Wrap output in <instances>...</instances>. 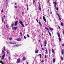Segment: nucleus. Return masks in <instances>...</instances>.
Wrapping results in <instances>:
<instances>
[{
  "label": "nucleus",
  "instance_id": "1",
  "mask_svg": "<svg viewBox=\"0 0 64 64\" xmlns=\"http://www.w3.org/2000/svg\"><path fill=\"white\" fill-rule=\"evenodd\" d=\"M53 3L54 5V8L55 9H56V10H57V11H58V8H56V5H57V2H54Z\"/></svg>",
  "mask_w": 64,
  "mask_h": 64
},
{
  "label": "nucleus",
  "instance_id": "59",
  "mask_svg": "<svg viewBox=\"0 0 64 64\" xmlns=\"http://www.w3.org/2000/svg\"><path fill=\"white\" fill-rule=\"evenodd\" d=\"M6 52H7V54H8V51H6Z\"/></svg>",
  "mask_w": 64,
  "mask_h": 64
},
{
  "label": "nucleus",
  "instance_id": "19",
  "mask_svg": "<svg viewBox=\"0 0 64 64\" xmlns=\"http://www.w3.org/2000/svg\"><path fill=\"white\" fill-rule=\"evenodd\" d=\"M12 44H16V43L14 42H12Z\"/></svg>",
  "mask_w": 64,
  "mask_h": 64
},
{
  "label": "nucleus",
  "instance_id": "12",
  "mask_svg": "<svg viewBox=\"0 0 64 64\" xmlns=\"http://www.w3.org/2000/svg\"><path fill=\"white\" fill-rule=\"evenodd\" d=\"M55 62V58H54L53 59V63H54Z\"/></svg>",
  "mask_w": 64,
  "mask_h": 64
},
{
  "label": "nucleus",
  "instance_id": "2",
  "mask_svg": "<svg viewBox=\"0 0 64 64\" xmlns=\"http://www.w3.org/2000/svg\"><path fill=\"white\" fill-rule=\"evenodd\" d=\"M21 60L20 58H18L17 60V61H16V63H20V61Z\"/></svg>",
  "mask_w": 64,
  "mask_h": 64
},
{
  "label": "nucleus",
  "instance_id": "40",
  "mask_svg": "<svg viewBox=\"0 0 64 64\" xmlns=\"http://www.w3.org/2000/svg\"><path fill=\"white\" fill-rule=\"evenodd\" d=\"M27 36L28 37H30V36H29L28 35V34H27Z\"/></svg>",
  "mask_w": 64,
  "mask_h": 64
},
{
  "label": "nucleus",
  "instance_id": "20",
  "mask_svg": "<svg viewBox=\"0 0 64 64\" xmlns=\"http://www.w3.org/2000/svg\"><path fill=\"white\" fill-rule=\"evenodd\" d=\"M8 44H12V42H8Z\"/></svg>",
  "mask_w": 64,
  "mask_h": 64
},
{
  "label": "nucleus",
  "instance_id": "4",
  "mask_svg": "<svg viewBox=\"0 0 64 64\" xmlns=\"http://www.w3.org/2000/svg\"><path fill=\"white\" fill-rule=\"evenodd\" d=\"M18 21H16L15 22V23H14V26H16V25H17L18 24Z\"/></svg>",
  "mask_w": 64,
  "mask_h": 64
},
{
  "label": "nucleus",
  "instance_id": "49",
  "mask_svg": "<svg viewBox=\"0 0 64 64\" xmlns=\"http://www.w3.org/2000/svg\"><path fill=\"white\" fill-rule=\"evenodd\" d=\"M39 8H41V6H40V5H39Z\"/></svg>",
  "mask_w": 64,
  "mask_h": 64
},
{
  "label": "nucleus",
  "instance_id": "55",
  "mask_svg": "<svg viewBox=\"0 0 64 64\" xmlns=\"http://www.w3.org/2000/svg\"><path fill=\"white\" fill-rule=\"evenodd\" d=\"M38 4H39V5H40V3H39V2H38Z\"/></svg>",
  "mask_w": 64,
  "mask_h": 64
},
{
  "label": "nucleus",
  "instance_id": "15",
  "mask_svg": "<svg viewBox=\"0 0 64 64\" xmlns=\"http://www.w3.org/2000/svg\"><path fill=\"white\" fill-rule=\"evenodd\" d=\"M49 29H50V30H51V31H53V29L52 28H49Z\"/></svg>",
  "mask_w": 64,
  "mask_h": 64
},
{
  "label": "nucleus",
  "instance_id": "6",
  "mask_svg": "<svg viewBox=\"0 0 64 64\" xmlns=\"http://www.w3.org/2000/svg\"><path fill=\"white\" fill-rule=\"evenodd\" d=\"M43 19L45 21V22H46V18L44 16H43Z\"/></svg>",
  "mask_w": 64,
  "mask_h": 64
},
{
  "label": "nucleus",
  "instance_id": "48",
  "mask_svg": "<svg viewBox=\"0 0 64 64\" xmlns=\"http://www.w3.org/2000/svg\"><path fill=\"white\" fill-rule=\"evenodd\" d=\"M41 62H44V60H42V61H41Z\"/></svg>",
  "mask_w": 64,
  "mask_h": 64
},
{
  "label": "nucleus",
  "instance_id": "62",
  "mask_svg": "<svg viewBox=\"0 0 64 64\" xmlns=\"http://www.w3.org/2000/svg\"><path fill=\"white\" fill-rule=\"evenodd\" d=\"M42 36H43V33L42 34Z\"/></svg>",
  "mask_w": 64,
  "mask_h": 64
},
{
  "label": "nucleus",
  "instance_id": "36",
  "mask_svg": "<svg viewBox=\"0 0 64 64\" xmlns=\"http://www.w3.org/2000/svg\"><path fill=\"white\" fill-rule=\"evenodd\" d=\"M8 6V4H6V8H7Z\"/></svg>",
  "mask_w": 64,
  "mask_h": 64
},
{
  "label": "nucleus",
  "instance_id": "56",
  "mask_svg": "<svg viewBox=\"0 0 64 64\" xmlns=\"http://www.w3.org/2000/svg\"><path fill=\"white\" fill-rule=\"evenodd\" d=\"M10 57H9V60H10Z\"/></svg>",
  "mask_w": 64,
  "mask_h": 64
},
{
  "label": "nucleus",
  "instance_id": "21",
  "mask_svg": "<svg viewBox=\"0 0 64 64\" xmlns=\"http://www.w3.org/2000/svg\"><path fill=\"white\" fill-rule=\"evenodd\" d=\"M39 25H40V26H42V24H41V22H39Z\"/></svg>",
  "mask_w": 64,
  "mask_h": 64
},
{
  "label": "nucleus",
  "instance_id": "53",
  "mask_svg": "<svg viewBox=\"0 0 64 64\" xmlns=\"http://www.w3.org/2000/svg\"><path fill=\"white\" fill-rule=\"evenodd\" d=\"M58 27H59V29H60L61 28H60V26H58Z\"/></svg>",
  "mask_w": 64,
  "mask_h": 64
},
{
  "label": "nucleus",
  "instance_id": "28",
  "mask_svg": "<svg viewBox=\"0 0 64 64\" xmlns=\"http://www.w3.org/2000/svg\"><path fill=\"white\" fill-rule=\"evenodd\" d=\"M4 51H5V46H4Z\"/></svg>",
  "mask_w": 64,
  "mask_h": 64
},
{
  "label": "nucleus",
  "instance_id": "60",
  "mask_svg": "<svg viewBox=\"0 0 64 64\" xmlns=\"http://www.w3.org/2000/svg\"><path fill=\"white\" fill-rule=\"evenodd\" d=\"M50 14H52V12L51 11H50Z\"/></svg>",
  "mask_w": 64,
  "mask_h": 64
},
{
  "label": "nucleus",
  "instance_id": "46",
  "mask_svg": "<svg viewBox=\"0 0 64 64\" xmlns=\"http://www.w3.org/2000/svg\"><path fill=\"white\" fill-rule=\"evenodd\" d=\"M3 10H2V13H3Z\"/></svg>",
  "mask_w": 64,
  "mask_h": 64
},
{
  "label": "nucleus",
  "instance_id": "25",
  "mask_svg": "<svg viewBox=\"0 0 64 64\" xmlns=\"http://www.w3.org/2000/svg\"><path fill=\"white\" fill-rule=\"evenodd\" d=\"M58 18H59V20H61V18H60V16H59L58 17Z\"/></svg>",
  "mask_w": 64,
  "mask_h": 64
},
{
  "label": "nucleus",
  "instance_id": "41",
  "mask_svg": "<svg viewBox=\"0 0 64 64\" xmlns=\"http://www.w3.org/2000/svg\"><path fill=\"white\" fill-rule=\"evenodd\" d=\"M36 20L37 22H38V20H37V19H36Z\"/></svg>",
  "mask_w": 64,
  "mask_h": 64
},
{
  "label": "nucleus",
  "instance_id": "9",
  "mask_svg": "<svg viewBox=\"0 0 64 64\" xmlns=\"http://www.w3.org/2000/svg\"><path fill=\"white\" fill-rule=\"evenodd\" d=\"M64 50H62V52L61 53L62 54V55H64Z\"/></svg>",
  "mask_w": 64,
  "mask_h": 64
},
{
  "label": "nucleus",
  "instance_id": "51",
  "mask_svg": "<svg viewBox=\"0 0 64 64\" xmlns=\"http://www.w3.org/2000/svg\"><path fill=\"white\" fill-rule=\"evenodd\" d=\"M62 46L63 47H64V44H62Z\"/></svg>",
  "mask_w": 64,
  "mask_h": 64
},
{
  "label": "nucleus",
  "instance_id": "14",
  "mask_svg": "<svg viewBox=\"0 0 64 64\" xmlns=\"http://www.w3.org/2000/svg\"><path fill=\"white\" fill-rule=\"evenodd\" d=\"M23 60H26V58L24 57L23 58Z\"/></svg>",
  "mask_w": 64,
  "mask_h": 64
},
{
  "label": "nucleus",
  "instance_id": "64",
  "mask_svg": "<svg viewBox=\"0 0 64 64\" xmlns=\"http://www.w3.org/2000/svg\"><path fill=\"white\" fill-rule=\"evenodd\" d=\"M4 24H5V22H4Z\"/></svg>",
  "mask_w": 64,
  "mask_h": 64
},
{
  "label": "nucleus",
  "instance_id": "43",
  "mask_svg": "<svg viewBox=\"0 0 64 64\" xmlns=\"http://www.w3.org/2000/svg\"><path fill=\"white\" fill-rule=\"evenodd\" d=\"M62 33L63 34H64V30H63L62 31Z\"/></svg>",
  "mask_w": 64,
  "mask_h": 64
},
{
  "label": "nucleus",
  "instance_id": "27",
  "mask_svg": "<svg viewBox=\"0 0 64 64\" xmlns=\"http://www.w3.org/2000/svg\"><path fill=\"white\" fill-rule=\"evenodd\" d=\"M39 10H40V11H41V8H39Z\"/></svg>",
  "mask_w": 64,
  "mask_h": 64
},
{
  "label": "nucleus",
  "instance_id": "16",
  "mask_svg": "<svg viewBox=\"0 0 64 64\" xmlns=\"http://www.w3.org/2000/svg\"><path fill=\"white\" fill-rule=\"evenodd\" d=\"M58 39H59L60 41H60H61V38L60 37H59L58 38Z\"/></svg>",
  "mask_w": 64,
  "mask_h": 64
},
{
  "label": "nucleus",
  "instance_id": "18",
  "mask_svg": "<svg viewBox=\"0 0 64 64\" xmlns=\"http://www.w3.org/2000/svg\"><path fill=\"white\" fill-rule=\"evenodd\" d=\"M35 52L36 53H38V50H36L35 51Z\"/></svg>",
  "mask_w": 64,
  "mask_h": 64
},
{
  "label": "nucleus",
  "instance_id": "3",
  "mask_svg": "<svg viewBox=\"0 0 64 64\" xmlns=\"http://www.w3.org/2000/svg\"><path fill=\"white\" fill-rule=\"evenodd\" d=\"M18 28V27L16 26V27H14L12 28V29L13 30H17V28Z\"/></svg>",
  "mask_w": 64,
  "mask_h": 64
},
{
  "label": "nucleus",
  "instance_id": "13",
  "mask_svg": "<svg viewBox=\"0 0 64 64\" xmlns=\"http://www.w3.org/2000/svg\"><path fill=\"white\" fill-rule=\"evenodd\" d=\"M48 32L50 36H51V34L50 32L49 31H48Z\"/></svg>",
  "mask_w": 64,
  "mask_h": 64
},
{
  "label": "nucleus",
  "instance_id": "50",
  "mask_svg": "<svg viewBox=\"0 0 64 64\" xmlns=\"http://www.w3.org/2000/svg\"><path fill=\"white\" fill-rule=\"evenodd\" d=\"M28 7H27V11H28Z\"/></svg>",
  "mask_w": 64,
  "mask_h": 64
},
{
  "label": "nucleus",
  "instance_id": "63",
  "mask_svg": "<svg viewBox=\"0 0 64 64\" xmlns=\"http://www.w3.org/2000/svg\"><path fill=\"white\" fill-rule=\"evenodd\" d=\"M4 18H5V16H4Z\"/></svg>",
  "mask_w": 64,
  "mask_h": 64
},
{
  "label": "nucleus",
  "instance_id": "44",
  "mask_svg": "<svg viewBox=\"0 0 64 64\" xmlns=\"http://www.w3.org/2000/svg\"><path fill=\"white\" fill-rule=\"evenodd\" d=\"M24 39H26V37L25 36H24Z\"/></svg>",
  "mask_w": 64,
  "mask_h": 64
},
{
  "label": "nucleus",
  "instance_id": "54",
  "mask_svg": "<svg viewBox=\"0 0 64 64\" xmlns=\"http://www.w3.org/2000/svg\"><path fill=\"white\" fill-rule=\"evenodd\" d=\"M42 50H44V48H42Z\"/></svg>",
  "mask_w": 64,
  "mask_h": 64
},
{
  "label": "nucleus",
  "instance_id": "35",
  "mask_svg": "<svg viewBox=\"0 0 64 64\" xmlns=\"http://www.w3.org/2000/svg\"><path fill=\"white\" fill-rule=\"evenodd\" d=\"M45 57L46 58H47V56H46V55H45Z\"/></svg>",
  "mask_w": 64,
  "mask_h": 64
},
{
  "label": "nucleus",
  "instance_id": "7",
  "mask_svg": "<svg viewBox=\"0 0 64 64\" xmlns=\"http://www.w3.org/2000/svg\"><path fill=\"white\" fill-rule=\"evenodd\" d=\"M44 46H46V44H47V41L45 40L44 42Z\"/></svg>",
  "mask_w": 64,
  "mask_h": 64
},
{
  "label": "nucleus",
  "instance_id": "57",
  "mask_svg": "<svg viewBox=\"0 0 64 64\" xmlns=\"http://www.w3.org/2000/svg\"><path fill=\"white\" fill-rule=\"evenodd\" d=\"M15 4L16 5L17 4V3H15Z\"/></svg>",
  "mask_w": 64,
  "mask_h": 64
},
{
  "label": "nucleus",
  "instance_id": "26",
  "mask_svg": "<svg viewBox=\"0 0 64 64\" xmlns=\"http://www.w3.org/2000/svg\"><path fill=\"white\" fill-rule=\"evenodd\" d=\"M20 34L21 35V36H22V33L21 32H20Z\"/></svg>",
  "mask_w": 64,
  "mask_h": 64
},
{
  "label": "nucleus",
  "instance_id": "52",
  "mask_svg": "<svg viewBox=\"0 0 64 64\" xmlns=\"http://www.w3.org/2000/svg\"><path fill=\"white\" fill-rule=\"evenodd\" d=\"M6 27L7 28H8V26H7V25H6Z\"/></svg>",
  "mask_w": 64,
  "mask_h": 64
},
{
  "label": "nucleus",
  "instance_id": "47",
  "mask_svg": "<svg viewBox=\"0 0 64 64\" xmlns=\"http://www.w3.org/2000/svg\"><path fill=\"white\" fill-rule=\"evenodd\" d=\"M45 51L46 52H47V50H46Z\"/></svg>",
  "mask_w": 64,
  "mask_h": 64
},
{
  "label": "nucleus",
  "instance_id": "8",
  "mask_svg": "<svg viewBox=\"0 0 64 64\" xmlns=\"http://www.w3.org/2000/svg\"><path fill=\"white\" fill-rule=\"evenodd\" d=\"M16 40L18 41H21V39H20V38H18V39H17Z\"/></svg>",
  "mask_w": 64,
  "mask_h": 64
},
{
  "label": "nucleus",
  "instance_id": "33",
  "mask_svg": "<svg viewBox=\"0 0 64 64\" xmlns=\"http://www.w3.org/2000/svg\"><path fill=\"white\" fill-rule=\"evenodd\" d=\"M61 59L62 60H63V58L62 57L61 58Z\"/></svg>",
  "mask_w": 64,
  "mask_h": 64
},
{
  "label": "nucleus",
  "instance_id": "22",
  "mask_svg": "<svg viewBox=\"0 0 64 64\" xmlns=\"http://www.w3.org/2000/svg\"><path fill=\"white\" fill-rule=\"evenodd\" d=\"M52 53H54V50L53 49L52 50Z\"/></svg>",
  "mask_w": 64,
  "mask_h": 64
},
{
  "label": "nucleus",
  "instance_id": "11",
  "mask_svg": "<svg viewBox=\"0 0 64 64\" xmlns=\"http://www.w3.org/2000/svg\"><path fill=\"white\" fill-rule=\"evenodd\" d=\"M57 35H58V37H60V34H59V33H58V32H57Z\"/></svg>",
  "mask_w": 64,
  "mask_h": 64
},
{
  "label": "nucleus",
  "instance_id": "17",
  "mask_svg": "<svg viewBox=\"0 0 64 64\" xmlns=\"http://www.w3.org/2000/svg\"><path fill=\"white\" fill-rule=\"evenodd\" d=\"M60 24L61 25H62V26H64V25L63 24V23L62 22Z\"/></svg>",
  "mask_w": 64,
  "mask_h": 64
},
{
  "label": "nucleus",
  "instance_id": "5",
  "mask_svg": "<svg viewBox=\"0 0 64 64\" xmlns=\"http://www.w3.org/2000/svg\"><path fill=\"white\" fill-rule=\"evenodd\" d=\"M5 54H4V55L2 56L1 59L2 60H3V59H4V58L5 57Z\"/></svg>",
  "mask_w": 64,
  "mask_h": 64
},
{
  "label": "nucleus",
  "instance_id": "45",
  "mask_svg": "<svg viewBox=\"0 0 64 64\" xmlns=\"http://www.w3.org/2000/svg\"><path fill=\"white\" fill-rule=\"evenodd\" d=\"M43 45H42V44H41V47H42V46Z\"/></svg>",
  "mask_w": 64,
  "mask_h": 64
},
{
  "label": "nucleus",
  "instance_id": "29",
  "mask_svg": "<svg viewBox=\"0 0 64 64\" xmlns=\"http://www.w3.org/2000/svg\"><path fill=\"white\" fill-rule=\"evenodd\" d=\"M2 53H4V50H2Z\"/></svg>",
  "mask_w": 64,
  "mask_h": 64
},
{
  "label": "nucleus",
  "instance_id": "37",
  "mask_svg": "<svg viewBox=\"0 0 64 64\" xmlns=\"http://www.w3.org/2000/svg\"><path fill=\"white\" fill-rule=\"evenodd\" d=\"M13 25H14V24H11L12 27H13Z\"/></svg>",
  "mask_w": 64,
  "mask_h": 64
},
{
  "label": "nucleus",
  "instance_id": "58",
  "mask_svg": "<svg viewBox=\"0 0 64 64\" xmlns=\"http://www.w3.org/2000/svg\"><path fill=\"white\" fill-rule=\"evenodd\" d=\"M48 50L49 51V53H50V50H49V49H48Z\"/></svg>",
  "mask_w": 64,
  "mask_h": 64
},
{
  "label": "nucleus",
  "instance_id": "34",
  "mask_svg": "<svg viewBox=\"0 0 64 64\" xmlns=\"http://www.w3.org/2000/svg\"><path fill=\"white\" fill-rule=\"evenodd\" d=\"M14 47H17V45H14Z\"/></svg>",
  "mask_w": 64,
  "mask_h": 64
},
{
  "label": "nucleus",
  "instance_id": "39",
  "mask_svg": "<svg viewBox=\"0 0 64 64\" xmlns=\"http://www.w3.org/2000/svg\"><path fill=\"white\" fill-rule=\"evenodd\" d=\"M33 4H34L35 3V0H33Z\"/></svg>",
  "mask_w": 64,
  "mask_h": 64
},
{
  "label": "nucleus",
  "instance_id": "30",
  "mask_svg": "<svg viewBox=\"0 0 64 64\" xmlns=\"http://www.w3.org/2000/svg\"><path fill=\"white\" fill-rule=\"evenodd\" d=\"M39 55L40 57V58H42V57H41V55L40 54H39Z\"/></svg>",
  "mask_w": 64,
  "mask_h": 64
},
{
  "label": "nucleus",
  "instance_id": "24",
  "mask_svg": "<svg viewBox=\"0 0 64 64\" xmlns=\"http://www.w3.org/2000/svg\"><path fill=\"white\" fill-rule=\"evenodd\" d=\"M21 25H22V27H24V24H22Z\"/></svg>",
  "mask_w": 64,
  "mask_h": 64
},
{
  "label": "nucleus",
  "instance_id": "42",
  "mask_svg": "<svg viewBox=\"0 0 64 64\" xmlns=\"http://www.w3.org/2000/svg\"><path fill=\"white\" fill-rule=\"evenodd\" d=\"M57 15L58 16V17H60V16H59V14H57Z\"/></svg>",
  "mask_w": 64,
  "mask_h": 64
},
{
  "label": "nucleus",
  "instance_id": "10",
  "mask_svg": "<svg viewBox=\"0 0 64 64\" xmlns=\"http://www.w3.org/2000/svg\"><path fill=\"white\" fill-rule=\"evenodd\" d=\"M19 23L20 24H23V22L22 21H20L19 22Z\"/></svg>",
  "mask_w": 64,
  "mask_h": 64
},
{
  "label": "nucleus",
  "instance_id": "32",
  "mask_svg": "<svg viewBox=\"0 0 64 64\" xmlns=\"http://www.w3.org/2000/svg\"><path fill=\"white\" fill-rule=\"evenodd\" d=\"M15 8H16V9L17 8V7L16 6H15Z\"/></svg>",
  "mask_w": 64,
  "mask_h": 64
},
{
  "label": "nucleus",
  "instance_id": "23",
  "mask_svg": "<svg viewBox=\"0 0 64 64\" xmlns=\"http://www.w3.org/2000/svg\"><path fill=\"white\" fill-rule=\"evenodd\" d=\"M45 28L47 30H48V28Z\"/></svg>",
  "mask_w": 64,
  "mask_h": 64
},
{
  "label": "nucleus",
  "instance_id": "38",
  "mask_svg": "<svg viewBox=\"0 0 64 64\" xmlns=\"http://www.w3.org/2000/svg\"><path fill=\"white\" fill-rule=\"evenodd\" d=\"M12 38H9V39L10 40H12Z\"/></svg>",
  "mask_w": 64,
  "mask_h": 64
},
{
  "label": "nucleus",
  "instance_id": "31",
  "mask_svg": "<svg viewBox=\"0 0 64 64\" xmlns=\"http://www.w3.org/2000/svg\"><path fill=\"white\" fill-rule=\"evenodd\" d=\"M49 1H50V0H48V1H47V3H49Z\"/></svg>",
  "mask_w": 64,
  "mask_h": 64
},
{
  "label": "nucleus",
  "instance_id": "61",
  "mask_svg": "<svg viewBox=\"0 0 64 64\" xmlns=\"http://www.w3.org/2000/svg\"><path fill=\"white\" fill-rule=\"evenodd\" d=\"M2 20H3V18H2Z\"/></svg>",
  "mask_w": 64,
  "mask_h": 64
}]
</instances>
